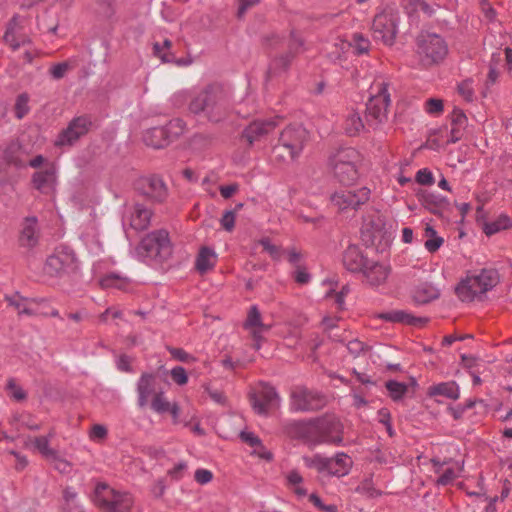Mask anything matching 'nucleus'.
<instances>
[{"mask_svg":"<svg viewBox=\"0 0 512 512\" xmlns=\"http://www.w3.org/2000/svg\"><path fill=\"white\" fill-rule=\"evenodd\" d=\"M385 387L393 401H400L408 391V385L396 380H388Z\"/></svg>","mask_w":512,"mask_h":512,"instance_id":"ea45409f","label":"nucleus"},{"mask_svg":"<svg viewBox=\"0 0 512 512\" xmlns=\"http://www.w3.org/2000/svg\"><path fill=\"white\" fill-rule=\"evenodd\" d=\"M163 388L158 383V376L154 373H142L137 382L138 406L144 408L149 403V399L155 397Z\"/></svg>","mask_w":512,"mask_h":512,"instance_id":"a211bd4d","label":"nucleus"},{"mask_svg":"<svg viewBox=\"0 0 512 512\" xmlns=\"http://www.w3.org/2000/svg\"><path fill=\"white\" fill-rule=\"evenodd\" d=\"M29 96L27 93H21L17 96L14 105L15 116L18 119H22L29 112Z\"/></svg>","mask_w":512,"mask_h":512,"instance_id":"37998d69","label":"nucleus"},{"mask_svg":"<svg viewBox=\"0 0 512 512\" xmlns=\"http://www.w3.org/2000/svg\"><path fill=\"white\" fill-rule=\"evenodd\" d=\"M221 226L226 230V231H232L235 227V211H232V210H228V211H225L221 220Z\"/></svg>","mask_w":512,"mask_h":512,"instance_id":"bf43d9fd","label":"nucleus"},{"mask_svg":"<svg viewBox=\"0 0 512 512\" xmlns=\"http://www.w3.org/2000/svg\"><path fill=\"white\" fill-rule=\"evenodd\" d=\"M53 435V432H50L48 436H39L34 439L35 448L48 460L56 458L57 451L49 447V438L53 437Z\"/></svg>","mask_w":512,"mask_h":512,"instance_id":"e433bc0d","label":"nucleus"},{"mask_svg":"<svg viewBox=\"0 0 512 512\" xmlns=\"http://www.w3.org/2000/svg\"><path fill=\"white\" fill-rule=\"evenodd\" d=\"M167 350L174 359H176L180 362L190 363V362H194L196 360L194 356L187 353L182 348H175V347L167 346Z\"/></svg>","mask_w":512,"mask_h":512,"instance_id":"de8ad7c7","label":"nucleus"},{"mask_svg":"<svg viewBox=\"0 0 512 512\" xmlns=\"http://www.w3.org/2000/svg\"><path fill=\"white\" fill-rule=\"evenodd\" d=\"M415 195L422 206H425V205H434V206L436 205L437 206V204H450L449 200L446 197L436 194L434 192L428 191L426 189H422V188L418 189L416 191Z\"/></svg>","mask_w":512,"mask_h":512,"instance_id":"473e14b6","label":"nucleus"},{"mask_svg":"<svg viewBox=\"0 0 512 512\" xmlns=\"http://www.w3.org/2000/svg\"><path fill=\"white\" fill-rule=\"evenodd\" d=\"M152 210L144 204L135 203L130 216V227L136 231L146 230L150 226Z\"/></svg>","mask_w":512,"mask_h":512,"instance_id":"393cba45","label":"nucleus"},{"mask_svg":"<svg viewBox=\"0 0 512 512\" xmlns=\"http://www.w3.org/2000/svg\"><path fill=\"white\" fill-rule=\"evenodd\" d=\"M451 131H450V139L447 143H456L463 136V130L467 126L468 119L460 108L454 107L451 116Z\"/></svg>","mask_w":512,"mask_h":512,"instance_id":"cd10ccee","label":"nucleus"},{"mask_svg":"<svg viewBox=\"0 0 512 512\" xmlns=\"http://www.w3.org/2000/svg\"><path fill=\"white\" fill-rule=\"evenodd\" d=\"M370 193V189L367 187H361L357 190H341L333 193L330 200L341 211L357 210L369 200Z\"/></svg>","mask_w":512,"mask_h":512,"instance_id":"2eb2a0df","label":"nucleus"},{"mask_svg":"<svg viewBox=\"0 0 512 512\" xmlns=\"http://www.w3.org/2000/svg\"><path fill=\"white\" fill-rule=\"evenodd\" d=\"M293 278L296 283L300 285L308 284L311 280V275L307 272L306 267L303 265H297L293 272Z\"/></svg>","mask_w":512,"mask_h":512,"instance_id":"603ef678","label":"nucleus"},{"mask_svg":"<svg viewBox=\"0 0 512 512\" xmlns=\"http://www.w3.org/2000/svg\"><path fill=\"white\" fill-rule=\"evenodd\" d=\"M361 239L366 246H375L384 250L391 240V233L386 229L385 219L378 212L370 215L361 228Z\"/></svg>","mask_w":512,"mask_h":512,"instance_id":"1a4fd4ad","label":"nucleus"},{"mask_svg":"<svg viewBox=\"0 0 512 512\" xmlns=\"http://www.w3.org/2000/svg\"><path fill=\"white\" fill-rule=\"evenodd\" d=\"M374 36L385 44L392 45L397 33V25L392 15L386 13L377 14L372 22Z\"/></svg>","mask_w":512,"mask_h":512,"instance_id":"f3484780","label":"nucleus"},{"mask_svg":"<svg viewBox=\"0 0 512 512\" xmlns=\"http://www.w3.org/2000/svg\"><path fill=\"white\" fill-rule=\"evenodd\" d=\"M280 117L256 119L249 123L240 134V141L250 149L256 142L265 139L278 126Z\"/></svg>","mask_w":512,"mask_h":512,"instance_id":"4468645a","label":"nucleus"},{"mask_svg":"<svg viewBox=\"0 0 512 512\" xmlns=\"http://www.w3.org/2000/svg\"><path fill=\"white\" fill-rule=\"evenodd\" d=\"M378 416H379V422L385 426L388 435L390 437H393L395 435V431L391 424L390 411L387 408H381L378 411Z\"/></svg>","mask_w":512,"mask_h":512,"instance_id":"3c124183","label":"nucleus"},{"mask_svg":"<svg viewBox=\"0 0 512 512\" xmlns=\"http://www.w3.org/2000/svg\"><path fill=\"white\" fill-rule=\"evenodd\" d=\"M171 403L164 397V390L159 391L155 397L151 399V409L157 413L163 414L170 410Z\"/></svg>","mask_w":512,"mask_h":512,"instance_id":"a19ab883","label":"nucleus"},{"mask_svg":"<svg viewBox=\"0 0 512 512\" xmlns=\"http://www.w3.org/2000/svg\"><path fill=\"white\" fill-rule=\"evenodd\" d=\"M310 138L309 131L300 124L287 126L280 134L279 141L287 148L290 160L296 159Z\"/></svg>","mask_w":512,"mask_h":512,"instance_id":"f8f14e48","label":"nucleus"},{"mask_svg":"<svg viewBox=\"0 0 512 512\" xmlns=\"http://www.w3.org/2000/svg\"><path fill=\"white\" fill-rule=\"evenodd\" d=\"M364 348H365L364 343L357 339L351 340L347 344V349H348L349 353L351 355H353L354 357L359 356V354L364 351Z\"/></svg>","mask_w":512,"mask_h":512,"instance_id":"338daca9","label":"nucleus"},{"mask_svg":"<svg viewBox=\"0 0 512 512\" xmlns=\"http://www.w3.org/2000/svg\"><path fill=\"white\" fill-rule=\"evenodd\" d=\"M134 189L139 195L154 204H161L168 197V188L164 180L155 174L137 179Z\"/></svg>","mask_w":512,"mask_h":512,"instance_id":"9b49d317","label":"nucleus"},{"mask_svg":"<svg viewBox=\"0 0 512 512\" xmlns=\"http://www.w3.org/2000/svg\"><path fill=\"white\" fill-rule=\"evenodd\" d=\"M499 282V273L496 269H482L480 274L467 277L455 288V292L461 301H473L479 294H485L494 288Z\"/></svg>","mask_w":512,"mask_h":512,"instance_id":"7ed1b4c3","label":"nucleus"},{"mask_svg":"<svg viewBox=\"0 0 512 512\" xmlns=\"http://www.w3.org/2000/svg\"><path fill=\"white\" fill-rule=\"evenodd\" d=\"M429 396H444L448 399L457 400L460 396L459 386L456 382H442L437 385L430 386L428 389Z\"/></svg>","mask_w":512,"mask_h":512,"instance_id":"2f4dec72","label":"nucleus"},{"mask_svg":"<svg viewBox=\"0 0 512 512\" xmlns=\"http://www.w3.org/2000/svg\"><path fill=\"white\" fill-rule=\"evenodd\" d=\"M327 404L326 396L322 393L298 386L291 392V410L297 412H316Z\"/></svg>","mask_w":512,"mask_h":512,"instance_id":"9d476101","label":"nucleus"},{"mask_svg":"<svg viewBox=\"0 0 512 512\" xmlns=\"http://www.w3.org/2000/svg\"><path fill=\"white\" fill-rule=\"evenodd\" d=\"M171 46H172V42L170 40H168V39L164 40L163 46H160V44L155 43L154 47H153L154 53H155V55L160 57L163 62H166V63L174 62L175 61L174 54H172V53H163V54H161V51L164 48L165 49H170Z\"/></svg>","mask_w":512,"mask_h":512,"instance_id":"49530a36","label":"nucleus"},{"mask_svg":"<svg viewBox=\"0 0 512 512\" xmlns=\"http://www.w3.org/2000/svg\"><path fill=\"white\" fill-rule=\"evenodd\" d=\"M244 327L246 329L259 328L262 331H269L271 328L270 325L262 322L261 313L256 305L250 307Z\"/></svg>","mask_w":512,"mask_h":512,"instance_id":"c9c22d12","label":"nucleus"},{"mask_svg":"<svg viewBox=\"0 0 512 512\" xmlns=\"http://www.w3.org/2000/svg\"><path fill=\"white\" fill-rule=\"evenodd\" d=\"M512 225V220L505 214L500 215L496 220L487 222L484 225L483 231L487 236L494 235L501 230L508 229Z\"/></svg>","mask_w":512,"mask_h":512,"instance_id":"f704fd0d","label":"nucleus"},{"mask_svg":"<svg viewBox=\"0 0 512 512\" xmlns=\"http://www.w3.org/2000/svg\"><path fill=\"white\" fill-rule=\"evenodd\" d=\"M186 469H187V463L184 461H181L168 471V475L173 480L178 481L183 478Z\"/></svg>","mask_w":512,"mask_h":512,"instance_id":"680f3d73","label":"nucleus"},{"mask_svg":"<svg viewBox=\"0 0 512 512\" xmlns=\"http://www.w3.org/2000/svg\"><path fill=\"white\" fill-rule=\"evenodd\" d=\"M314 425L316 445L322 443L340 446L343 443L344 426L340 418L335 414L326 413L320 417L311 419Z\"/></svg>","mask_w":512,"mask_h":512,"instance_id":"39448f33","label":"nucleus"},{"mask_svg":"<svg viewBox=\"0 0 512 512\" xmlns=\"http://www.w3.org/2000/svg\"><path fill=\"white\" fill-rule=\"evenodd\" d=\"M342 262L348 271L360 273L369 265L370 260L363 255L357 245H349L343 252Z\"/></svg>","mask_w":512,"mask_h":512,"instance_id":"4be33fe9","label":"nucleus"},{"mask_svg":"<svg viewBox=\"0 0 512 512\" xmlns=\"http://www.w3.org/2000/svg\"><path fill=\"white\" fill-rule=\"evenodd\" d=\"M24 155V148L17 140L11 141L3 152L5 162L8 165L15 166L16 168H23L26 166V161L23 158Z\"/></svg>","mask_w":512,"mask_h":512,"instance_id":"a878e982","label":"nucleus"},{"mask_svg":"<svg viewBox=\"0 0 512 512\" xmlns=\"http://www.w3.org/2000/svg\"><path fill=\"white\" fill-rule=\"evenodd\" d=\"M39 243L38 219L35 216L25 217L21 223L18 244L28 250L33 249Z\"/></svg>","mask_w":512,"mask_h":512,"instance_id":"aec40b11","label":"nucleus"},{"mask_svg":"<svg viewBox=\"0 0 512 512\" xmlns=\"http://www.w3.org/2000/svg\"><path fill=\"white\" fill-rule=\"evenodd\" d=\"M142 258L155 260L159 263L167 260L172 254V246L168 232L156 230L146 235L136 248Z\"/></svg>","mask_w":512,"mask_h":512,"instance_id":"20e7f679","label":"nucleus"},{"mask_svg":"<svg viewBox=\"0 0 512 512\" xmlns=\"http://www.w3.org/2000/svg\"><path fill=\"white\" fill-rule=\"evenodd\" d=\"M70 69V65L68 62H60L57 64H54L49 69V74L54 80H60L62 79L67 71Z\"/></svg>","mask_w":512,"mask_h":512,"instance_id":"8fccbe9b","label":"nucleus"},{"mask_svg":"<svg viewBox=\"0 0 512 512\" xmlns=\"http://www.w3.org/2000/svg\"><path fill=\"white\" fill-rule=\"evenodd\" d=\"M364 129L363 121L358 113L350 114L345 120L344 130L348 136H356Z\"/></svg>","mask_w":512,"mask_h":512,"instance_id":"4c0bfd02","label":"nucleus"},{"mask_svg":"<svg viewBox=\"0 0 512 512\" xmlns=\"http://www.w3.org/2000/svg\"><path fill=\"white\" fill-rule=\"evenodd\" d=\"M94 502L107 512H129L133 504L130 494L115 491L105 483L97 484Z\"/></svg>","mask_w":512,"mask_h":512,"instance_id":"423d86ee","label":"nucleus"},{"mask_svg":"<svg viewBox=\"0 0 512 512\" xmlns=\"http://www.w3.org/2000/svg\"><path fill=\"white\" fill-rule=\"evenodd\" d=\"M417 53L425 66H431L443 61L448 53L445 40L437 34H420L417 38Z\"/></svg>","mask_w":512,"mask_h":512,"instance_id":"0eeeda50","label":"nucleus"},{"mask_svg":"<svg viewBox=\"0 0 512 512\" xmlns=\"http://www.w3.org/2000/svg\"><path fill=\"white\" fill-rule=\"evenodd\" d=\"M31 182L33 187L42 194H50L56 185V169L53 165L46 167L44 170L36 171L32 175Z\"/></svg>","mask_w":512,"mask_h":512,"instance_id":"5701e85b","label":"nucleus"},{"mask_svg":"<svg viewBox=\"0 0 512 512\" xmlns=\"http://www.w3.org/2000/svg\"><path fill=\"white\" fill-rule=\"evenodd\" d=\"M470 80H465L458 85V92L461 94L467 101H472L473 98V90L470 87Z\"/></svg>","mask_w":512,"mask_h":512,"instance_id":"774afa93","label":"nucleus"},{"mask_svg":"<svg viewBox=\"0 0 512 512\" xmlns=\"http://www.w3.org/2000/svg\"><path fill=\"white\" fill-rule=\"evenodd\" d=\"M443 101L437 98H429L425 103L426 111L430 114H439L443 111Z\"/></svg>","mask_w":512,"mask_h":512,"instance_id":"13d9d810","label":"nucleus"},{"mask_svg":"<svg viewBox=\"0 0 512 512\" xmlns=\"http://www.w3.org/2000/svg\"><path fill=\"white\" fill-rule=\"evenodd\" d=\"M415 181L423 186H431L435 183L434 176L428 168H423L417 171Z\"/></svg>","mask_w":512,"mask_h":512,"instance_id":"09e8293b","label":"nucleus"},{"mask_svg":"<svg viewBox=\"0 0 512 512\" xmlns=\"http://www.w3.org/2000/svg\"><path fill=\"white\" fill-rule=\"evenodd\" d=\"M303 461L309 468H316L318 472H324L327 469L328 458L315 454L313 457L304 456Z\"/></svg>","mask_w":512,"mask_h":512,"instance_id":"79ce46f5","label":"nucleus"},{"mask_svg":"<svg viewBox=\"0 0 512 512\" xmlns=\"http://www.w3.org/2000/svg\"><path fill=\"white\" fill-rule=\"evenodd\" d=\"M353 41L355 43V50L358 55L368 52L370 42L369 40L365 39L361 34H354Z\"/></svg>","mask_w":512,"mask_h":512,"instance_id":"6e6d98bb","label":"nucleus"},{"mask_svg":"<svg viewBox=\"0 0 512 512\" xmlns=\"http://www.w3.org/2000/svg\"><path fill=\"white\" fill-rule=\"evenodd\" d=\"M455 478H456V474H455L454 469L448 468L437 479V484L442 485V486H447V485L451 484Z\"/></svg>","mask_w":512,"mask_h":512,"instance_id":"69168bd1","label":"nucleus"},{"mask_svg":"<svg viewBox=\"0 0 512 512\" xmlns=\"http://www.w3.org/2000/svg\"><path fill=\"white\" fill-rule=\"evenodd\" d=\"M286 431L289 436L304 441L310 446H316L315 429L311 419L308 421H293L288 423Z\"/></svg>","mask_w":512,"mask_h":512,"instance_id":"412c9836","label":"nucleus"},{"mask_svg":"<svg viewBox=\"0 0 512 512\" xmlns=\"http://www.w3.org/2000/svg\"><path fill=\"white\" fill-rule=\"evenodd\" d=\"M184 129L185 122L180 118H175L164 126L148 129L143 136V141L147 146L161 149L176 140L184 132Z\"/></svg>","mask_w":512,"mask_h":512,"instance_id":"6e6552de","label":"nucleus"},{"mask_svg":"<svg viewBox=\"0 0 512 512\" xmlns=\"http://www.w3.org/2000/svg\"><path fill=\"white\" fill-rule=\"evenodd\" d=\"M216 254L213 249L204 246L200 249L195 268L200 274H205L215 266Z\"/></svg>","mask_w":512,"mask_h":512,"instance_id":"7c9ffc66","label":"nucleus"},{"mask_svg":"<svg viewBox=\"0 0 512 512\" xmlns=\"http://www.w3.org/2000/svg\"><path fill=\"white\" fill-rule=\"evenodd\" d=\"M411 296L416 305H425L438 299L440 292L432 283L422 282L412 289Z\"/></svg>","mask_w":512,"mask_h":512,"instance_id":"b1692460","label":"nucleus"},{"mask_svg":"<svg viewBox=\"0 0 512 512\" xmlns=\"http://www.w3.org/2000/svg\"><path fill=\"white\" fill-rule=\"evenodd\" d=\"M361 273L370 285L379 286L386 281L389 270L378 262H370Z\"/></svg>","mask_w":512,"mask_h":512,"instance_id":"c85d7f7f","label":"nucleus"},{"mask_svg":"<svg viewBox=\"0 0 512 512\" xmlns=\"http://www.w3.org/2000/svg\"><path fill=\"white\" fill-rule=\"evenodd\" d=\"M358 493L364 494L369 498H375L382 494V492L376 488H374L371 479H365L362 481L358 487L356 488Z\"/></svg>","mask_w":512,"mask_h":512,"instance_id":"a18cd8bd","label":"nucleus"},{"mask_svg":"<svg viewBox=\"0 0 512 512\" xmlns=\"http://www.w3.org/2000/svg\"><path fill=\"white\" fill-rule=\"evenodd\" d=\"M351 465L349 456L341 452L337 453L335 459L328 458L326 471L333 476L342 477L349 473Z\"/></svg>","mask_w":512,"mask_h":512,"instance_id":"c756f323","label":"nucleus"},{"mask_svg":"<svg viewBox=\"0 0 512 512\" xmlns=\"http://www.w3.org/2000/svg\"><path fill=\"white\" fill-rule=\"evenodd\" d=\"M408 312L403 310H394L390 312L381 313L379 318L393 323H402L406 324L408 319Z\"/></svg>","mask_w":512,"mask_h":512,"instance_id":"c03bdc74","label":"nucleus"},{"mask_svg":"<svg viewBox=\"0 0 512 512\" xmlns=\"http://www.w3.org/2000/svg\"><path fill=\"white\" fill-rule=\"evenodd\" d=\"M263 249L270 254L273 259L279 258V248L272 244L269 238H262L259 241Z\"/></svg>","mask_w":512,"mask_h":512,"instance_id":"e2e57ef3","label":"nucleus"},{"mask_svg":"<svg viewBox=\"0 0 512 512\" xmlns=\"http://www.w3.org/2000/svg\"><path fill=\"white\" fill-rule=\"evenodd\" d=\"M44 272L51 277L60 276L62 273L67 272L61 262L60 258L55 254L49 256L44 265Z\"/></svg>","mask_w":512,"mask_h":512,"instance_id":"58836bf2","label":"nucleus"},{"mask_svg":"<svg viewBox=\"0 0 512 512\" xmlns=\"http://www.w3.org/2000/svg\"><path fill=\"white\" fill-rule=\"evenodd\" d=\"M95 2L99 6L101 13L106 17H111L113 15L116 0H95Z\"/></svg>","mask_w":512,"mask_h":512,"instance_id":"052dcab7","label":"nucleus"},{"mask_svg":"<svg viewBox=\"0 0 512 512\" xmlns=\"http://www.w3.org/2000/svg\"><path fill=\"white\" fill-rule=\"evenodd\" d=\"M278 399L275 388L267 383H261L260 390L250 394V403L258 414H267L269 408L277 404Z\"/></svg>","mask_w":512,"mask_h":512,"instance_id":"dca6fc26","label":"nucleus"},{"mask_svg":"<svg viewBox=\"0 0 512 512\" xmlns=\"http://www.w3.org/2000/svg\"><path fill=\"white\" fill-rule=\"evenodd\" d=\"M240 439L250 447H262L261 439L252 432L242 431L240 433Z\"/></svg>","mask_w":512,"mask_h":512,"instance_id":"4d7b16f0","label":"nucleus"},{"mask_svg":"<svg viewBox=\"0 0 512 512\" xmlns=\"http://www.w3.org/2000/svg\"><path fill=\"white\" fill-rule=\"evenodd\" d=\"M54 254L60 258L61 262H63V266L67 272H74L77 269V258L71 248H58Z\"/></svg>","mask_w":512,"mask_h":512,"instance_id":"72a5a7b5","label":"nucleus"},{"mask_svg":"<svg viewBox=\"0 0 512 512\" xmlns=\"http://www.w3.org/2000/svg\"><path fill=\"white\" fill-rule=\"evenodd\" d=\"M170 375H171V378L173 379V381L180 386H183V385L187 384V382H188L187 372L182 366L174 367L170 371Z\"/></svg>","mask_w":512,"mask_h":512,"instance_id":"864d4df0","label":"nucleus"},{"mask_svg":"<svg viewBox=\"0 0 512 512\" xmlns=\"http://www.w3.org/2000/svg\"><path fill=\"white\" fill-rule=\"evenodd\" d=\"M92 127V118L84 114L74 117L63 129L55 141L56 146H73L81 137L88 134Z\"/></svg>","mask_w":512,"mask_h":512,"instance_id":"ddd939ff","label":"nucleus"},{"mask_svg":"<svg viewBox=\"0 0 512 512\" xmlns=\"http://www.w3.org/2000/svg\"><path fill=\"white\" fill-rule=\"evenodd\" d=\"M390 104V95L385 85L376 96L370 97L366 104L367 117L381 123L386 118L387 108Z\"/></svg>","mask_w":512,"mask_h":512,"instance_id":"6ab92c4d","label":"nucleus"},{"mask_svg":"<svg viewBox=\"0 0 512 512\" xmlns=\"http://www.w3.org/2000/svg\"><path fill=\"white\" fill-rule=\"evenodd\" d=\"M360 153L352 147L338 150L329 158L334 179L343 186L353 185L359 178Z\"/></svg>","mask_w":512,"mask_h":512,"instance_id":"f03ea898","label":"nucleus"},{"mask_svg":"<svg viewBox=\"0 0 512 512\" xmlns=\"http://www.w3.org/2000/svg\"><path fill=\"white\" fill-rule=\"evenodd\" d=\"M188 108L194 115H204L209 122L219 123L228 117L231 100L227 91L220 84L214 83L197 93Z\"/></svg>","mask_w":512,"mask_h":512,"instance_id":"f257e3e1","label":"nucleus"},{"mask_svg":"<svg viewBox=\"0 0 512 512\" xmlns=\"http://www.w3.org/2000/svg\"><path fill=\"white\" fill-rule=\"evenodd\" d=\"M101 286L103 288H110V287H116V288H123V280L116 274L111 273L109 275H106L104 278L101 279Z\"/></svg>","mask_w":512,"mask_h":512,"instance_id":"5fc2aeb1","label":"nucleus"},{"mask_svg":"<svg viewBox=\"0 0 512 512\" xmlns=\"http://www.w3.org/2000/svg\"><path fill=\"white\" fill-rule=\"evenodd\" d=\"M195 481L199 484H207L213 479V474L207 469H197L194 474Z\"/></svg>","mask_w":512,"mask_h":512,"instance_id":"0e129e2a","label":"nucleus"},{"mask_svg":"<svg viewBox=\"0 0 512 512\" xmlns=\"http://www.w3.org/2000/svg\"><path fill=\"white\" fill-rule=\"evenodd\" d=\"M293 50V44L289 46L288 52L285 54H282L280 56H277L273 58L268 66V69L266 71V78L270 79L273 76L279 75L283 72H286L292 60L294 59V54L292 52Z\"/></svg>","mask_w":512,"mask_h":512,"instance_id":"bb28decb","label":"nucleus"}]
</instances>
